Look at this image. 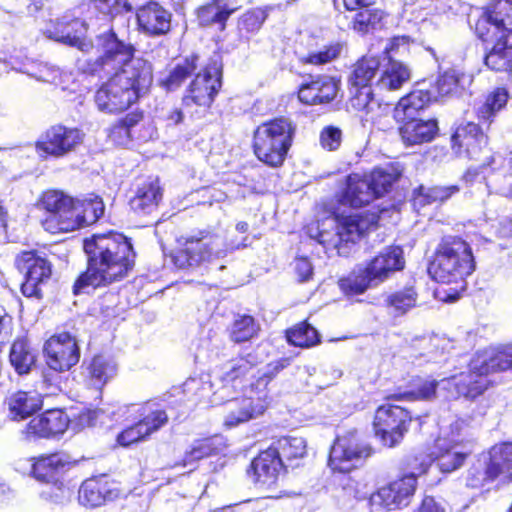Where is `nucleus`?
Instances as JSON below:
<instances>
[{
    "label": "nucleus",
    "mask_w": 512,
    "mask_h": 512,
    "mask_svg": "<svg viewBox=\"0 0 512 512\" xmlns=\"http://www.w3.org/2000/svg\"><path fill=\"white\" fill-rule=\"evenodd\" d=\"M83 249L87 267L74 283V294L120 282L135 266L136 254L132 243L120 233L93 234L84 239Z\"/></svg>",
    "instance_id": "obj_1"
},
{
    "label": "nucleus",
    "mask_w": 512,
    "mask_h": 512,
    "mask_svg": "<svg viewBox=\"0 0 512 512\" xmlns=\"http://www.w3.org/2000/svg\"><path fill=\"white\" fill-rule=\"evenodd\" d=\"M96 41L99 55L95 59L79 60L78 69L100 77L116 72L138 97L144 95L153 82L152 65L142 58H134V47L120 40L112 29L98 35Z\"/></svg>",
    "instance_id": "obj_2"
},
{
    "label": "nucleus",
    "mask_w": 512,
    "mask_h": 512,
    "mask_svg": "<svg viewBox=\"0 0 512 512\" xmlns=\"http://www.w3.org/2000/svg\"><path fill=\"white\" fill-rule=\"evenodd\" d=\"M512 368V344L491 347L478 352L470 361L469 370L442 379L443 389H447V398L460 396L475 399L490 386L488 375Z\"/></svg>",
    "instance_id": "obj_3"
},
{
    "label": "nucleus",
    "mask_w": 512,
    "mask_h": 512,
    "mask_svg": "<svg viewBox=\"0 0 512 512\" xmlns=\"http://www.w3.org/2000/svg\"><path fill=\"white\" fill-rule=\"evenodd\" d=\"M474 270L475 261L469 244L455 236H446L441 240L428 269L435 281L460 283V289H464L465 278Z\"/></svg>",
    "instance_id": "obj_4"
},
{
    "label": "nucleus",
    "mask_w": 512,
    "mask_h": 512,
    "mask_svg": "<svg viewBox=\"0 0 512 512\" xmlns=\"http://www.w3.org/2000/svg\"><path fill=\"white\" fill-rule=\"evenodd\" d=\"M246 243H228L219 234L199 231L185 238L183 247L176 250L171 259L180 269L196 268L222 259L232 251L246 247Z\"/></svg>",
    "instance_id": "obj_5"
},
{
    "label": "nucleus",
    "mask_w": 512,
    "mask_h": 512,
    "mask_svg": "<svg viewBox=\"0 0 512 512\" xmlns=\"http://www.w3.org/2000/svg\"><path fill=\"white\" fill-rule=\"evenodd\" d=\"M477 36L483 41L496 39V43L485 57V64L495 71H512V27L503 14L496 12V3L477 20Z\"/></svg>",
    "instance_id": "obj_6"
},
{
    "label": "nucleus",
    "mask_w": 512,
    "mask_h": 512,
    "mask_svg": "<svg viewBox=\"0 0 512 512\" xmlns=\"http://www.w3.org/2000/svg\"><path fill=\"white\" fill-rule=\"evenodd\" d=\"M295 126L285 117L263 123L254 132V151L262 162L277 167L281 165L292 144Z\"/></svg>",
    "instance_id": "obj_7"
},
{
    "label": "nucleus",
    "mask_w": 512,
    "mask_h": 512,
    "mask_svg": "<svg viewBox=\"0 0 512 512\" xmlns=\"http://www.w3.org/2000/svg\"><path fill=\"white\" fill-rule=\"evenodd\" d=\"M403 267L402 249L389 247L374 257L365 269L359 271L358 275L340 280V287L346 293L361 294L368 287L378 285Z\"/></svg>",
    "instance_id": "obj_8"
},
{
    "label": "nucleus",
    "mask_w": 512,
    "mask_h": 512,
    "mask_svg": "<svg viewBox=\"0 0 512 512\" xmlns=\"http://www.w3.org/2000/svg\"><path fill=\"white\" fill-rule=\"evenodd\" d=\"M472 451L473 443L470 440L438 439L431 454L421 453L413 457L418 466L412 465V467L418 474H424L435 462L441 472L450 473L462 467Z\"/></svg>",
    "instance_id": "obj_9"
},
{
    "label": "nucleus",
    "mask_w": 512,
    "mask_h": 512,
    "mask_svg": "<svg viewBox=\"0 0 512 512\" xmlns=\"http://www.w3.org/2000/svg\"><path fill=\"white\" fill-rule=\"evenodd\" d=\"M372 454V448L356 431L339 435L331 447L328 464L334 471L349 472L361 465Z\"/></svg>",
    "instance_id": "obj_10"
},
{
    "label": "nucleus",
    "mask_w": 512,
    "mask_h": 512,
    "mask_svg": "<svg viewBox=\"0 0 512 512\" xmlns=\"http://www.w3.org/2000/svg\"><path fill=\"white\" fill-rule=\"evenodd\" d=\"M73 204L74 199L62 191L49 190L43 193L39 206L48 213L42 221L44 229L52 234L76 230V220L72 218Z\"/></svg>",
    "instance_id": "obj_11"
},
{
    "label": "nucleus",
    "mask_w": 512,
    "mask_h": 512,
    "mask_svg": "<svg viewBox=\"0 0 512 512\" xmlns=\"http://www.w3.org/2000/svg\"><path fill=\"white\" fill-rule=\"evenodd\" d=\"M411 419L410 413L399 405H382L374 417L375 434L384 445L394 447L403 439Z\"/></svg>",
    "instance_id": "obj_12"
},
{
    "label": "nucleus",
    "mask_w": 512,
    "mask_h": 512,
    "mask_svg": "<svg viewBox=\"0 0 512 512\" xmlns=\"http://www.w3.org/2000/svg\"><path fill=\"white\" fill-rule=\"evenodd\" d=\"M452 147L460 157L478 161L482 170L489 168L488 162L491 153L488 149V138L480 127L472 122L459 126L451 138Z\"/></svg>",
    "instance_id": "obj_13"
},
{
    "label": "nucleus",
    "mask_w": 512,
    "mask_h": 512,
    "mask_svg": "<svg viewBox=\"0 0 512 512\" xmlns=\"http://www.w3.org/2000/svg\"><path fill=\"white\" fill-rule=\"evenodd\" d=\"M335 225V234L330 239L329 233L320 232L318 242L321 244H330L337 249L340 255L347 253L345 248L349 243H355L376 220L373 216L371 219L364 218L360 214H350L347 216L336 215L333 218Z\"/></svg>",
    "instance_id": "obj_14"
},
{
    "label": "nucleus",
    "mask_w": 512,
    "mask_h": 512,
    "mask_svg": "<svg viewBox=\"0 0 512 512\" xmlns=\"http://www.w3.org/2000/svg\"><path fill=\"white\" fill-rule=\"evenodd\" d=\"M256 365V358L252 354L239 355L220 364L214 369V382L220 387L214 394L220 393L224 399L229 391H237L241 388L249 376L253 374Z\"/></svg>",
    "instance_id": "obj_15"
},
{
    "label": "nucleus",
    "mask_w": 512,
    "mask_h": 512,
    "mask_svg": "<svg viewBox=\"0 0 512 512\" xmlns=\"http://www.w3.org/2000/svg\"><path fill=\"white\" fill-rule=\"evenodd\" d=\"M412 465L418 466L414 458L410 459L408 466L411 471L403 477L380 488L370 497L372 505H381L389 510L407 506L416 490L417 477L420 475Z\"/></svg>",
    "instance_id": "obj_16"
},
{
    "label": "nucleus",
    "mask_w": 512,
    "mask_h": 512,
    "mask_svg": "<svg viewBox=\"0 0 512 512\" xmlns=\"http://www.w3.org/2000/svg\"><path fill=\"white\" fill-rule=\"evenodd\" d=\"M15 266L25 275V281L21 285L22 294L40 298V286L51 276L50 263L35 251H24L16 256Z\"/></svg>",
    "instance_id": "obj_17"
},
{
    "label": "nucleus",
    "mask_w": 512,
    "mask_h": 512,
    "mask_svg": "<svg viewBox=\"0 0 512 512\" xmlns=\"http://www.w3.org/2000/svg\"><path fill=\"white\" fill-rule=\"evenodd\" d=\"M110 79L95 94V103L99 110L116 113L128 109L139 98L131 86L113 72Z\"/></svg>",
    "instance_id": "obj_18"
},
{
    "label": "nucleus",
    "mask_w": 512,
    "mask_h": 512,
    "mask_svg": "<svg viewBox=\"0 0 512 512\" xmlns=\"http://www.w3.org/2000/svg\"><path fill=\"white\" fill-rule=\"evenodd\" d=\"M49 368L63 372L75 366L80 359V349L75 337L67 332L51 336L44 345Z\"/></svg>",
    "instance_id": "obj_19"
},
{
    "label": "nucleus",
    "mask_w": 512,
    "mask_h": 512,
    "mask_svg": "<svg viewBox=\"0 0 512 512\" xmlns=\"http://www.w3.org/2000/svg\"><path fill=\"white\" fill-rule=\"evenodd\" d=\"M87 24L84 20L66 14L58 19L46 34L55 41L77 47L82 52H89L93 48L91 40L87 39Z\"/></svg>",
    "instance_id": "obj_20"
},
{
    "label": "nucleus",
    "mask_w": 512,
    "mask_h": 512,
    "mask_svg": "<svg viewBox=\"0 0 512 512\" xmlns=\"http://www.w3.org/2000/svg\"><path fill=\"white\" fill-rule=\"evenodd\" d=\"M220 77V69L216 64L205 68L204 72L197 74L190 84L187 94L183 97V104L210 106L221 87Z\"/></svg>",
    "instance_id": "obj_21"
},
{
    "label": "nucleus",
    "mask_w": 512,
    "mask_h": 512,
    "mask_svg": "<svg viewBox=\"0 0 512 512\" xmlns=\"http://www.w3.org/2000/svg\"><path fill=\"white\" fill-rule=\"evenodd\" d=\"M84 133L77 128H67L62 125L51 127L44 139L37 142L36 148L46 154L60 157L81 144Z\"/></svg>",
    "instance_id": "obj_22"
},
{
    "label": "nucleus",
    "mask_w": 512,
    "mask_h": 512,
    "mask_svg": "<svg viewBox=\"0 0 512 512\" xmlns=\"http://www.w3.org/2000/svg\"><path fill=\"white\" fill-rule=\"evenodd\" d=\"M69 423L70 419L62 410H48L34 417L27 424L24 433L28 440L50 438L64 433Z\"/></svg>",
    "instance_id": "obj_23"
},
{
    "label": "nucleus",
    "mask_w": 512,
    "mask_h": 512,
    "mask_svg": "<svg viewBox=\"0 0 512 512\" xmlns=\"http://www.w3.org/2000/svg\"><path fill=\"white\" fill-rule=\"evenodd\" d=\"M267 405L260 398L252 397L231 398L224 403V425L228 428L236 427L241 423L262 415Z\"/></svg>",
    "instance_id": "obj_24"
},
{
    "label": "nucleus",
    "mask_w": 512,
    "mask_h": 512,
    "mask_svg": "<svg viewBox=\"0 0 512 512\" xmlns=\"http://www.w3.org/2000/svg\"><path fill=\"white\" fill-rule=\"evenodd\" d=\"M283 466L284 463L281 461V458L269 447L252 461L248 474L256 484H259L261 487L270 488L276 483Z\"/></svg>",
    "instance_id": "obj_25"
},
{
    "label": "nucleus",
    "mask_w": 512,
    "mask_h": 512,
    "mask_svg": "<svg viewBox=\"0 0 512 512\" xmlns=\"http://www.w3.org/2000/svg\"><path fill=\"white\" fill-rule=\"evenodd\" d=\"M137 22L143 32L161 36L170 31L171 13L156 2H149L137 11Z\"/></svg>",
    "instance_id": "obj_26"
},
{
    "label": "nucleus",
    "mask_w": 512,
    "mask_h": 512,
    "mask_svg": "<svg viewBox=\"0 0 512 512\" xmlns=\"http://www.w3.org/2000/svg\"><path fill=\"white\" fill-rule=\"evenodd\" d=\"M337 91L338 86L334 78L318 76L300 87L298 98L308 105L328 103L336 97Z\"/></svg>",
    "instance_id": "obj_27"
},
{
    "label": "nucleus",
    "mask_w": 512,
    "mask_h": 512,
    "mask_svg": "<svg viewBox=\"0 0 512 512\" xmlns=\"http://www.w3.org/2000/svg\"><path fill=\"white\" fill-rule=\"evenodd\" d=\"M162 196L159 180L149 179L138 187L135 196L130 200L131 209L139 215H150L156 211Z\"/></svg>",
    "instance_id": "obj_28"
},
{
    "label": "nucleus",
    "mask_w": 512,
    "mask_h": 512,
    "mask_svg": "<svg viewBox=\"0 0 512 512\" xmlns=\"http://www.w3.org/2000/svg\"><path fill=\"white\" fill-rule=\"evenodd\" d=\"M115 496L105 476L87 479L79 489V502L87 507L100 506Z\"/></svg>",
    "instance_id": "obj_29"
},
{
    "label": "nucleus",
    "mask_w": 512,
    "mask_h": 512,
    "mask_svg": "<svg viewBox=\"0 0 512 512\" xmlns=\"http://www.w3.org/2000/svg\"><path fill=\"white\" fill-rule=\"evenodd\" d=\"M432 101H437L435 92L427 89H416L400 99L394 109V118L396 121L415 118L416 114Z\"/></svg>",
    "instance_id": "obj_30"
},
{
    "label": "nucleus",
    "mask_w": 512,
    "mask_h": 512,
    "mask_svg": "<svg viewBox=\"0 0 512 512\" xmlns=\"http://www.w3.org/2000/svg\"><path fill=\"white\" fill-rule=\"evenodd\" d=\"M9 415L14 420L24 419L38 411L42 397L37 391H16L6 398Z\"/></svg>",
    "instance_id": "obj_31"
},
{
    "label": "nucleus",
    "mask_w": 512,
    "mask_h": 512,
    "mask_svg": "<svg viewBox=\"0 0 512 512\" xmlns=\"http://www.w3.org/2000/svg\"><path fill=\"white\" fill-rule=\"evenodd\" d=\"M375 197L373 190L365 178L352 174L347 179V185L342 192L339 202L354 208L369 204Z\"/></svg>",
    "instance_id": "obj_32"
},
{
    "label": "nucleus",
    "mask_w": 512,
    "mask_h": 512,
    "mask_svg": "<svg viewBox=\"0 0 512 512\" xmlns=\"http://www.w3.org/2000/svg\"><path fill=\"white\" fill-rule=\"evenodd\" d=\"M400 127V135L403 142L407 145H417L431 141L437 133L438 127L435 120H417L415 118H407L402 121Z\"/></svg>",
    "instance_id": "obj_33"
},
{
    "label": "nucleus",
    "mask_w": 512,
    "mask_h": 512,
    "mask_svg": "<svg viewBox=\"0 0 512 512\" xmlns=\"http://www.w3.org/2000/svg\"><path fill=\"white\" fill-rule=\"evenodd\" d=\"M72 463L68 456L55 453L42 456L31 465L33 476L42 482H52L56 479V474L69 467Z\"/></svg>",
    "instance_id": "obj_34"
},
{
    "label": "nucleus",
    "mask_w": 512,
    "mask_h": 512,
    "mask_svg": "<svg viewBox=\"0 0 512 512\" xmlns=\"http://www.w3.org/2000/svg\"><path fill=\"white\" fill-rule=\"evenodd\" d=\"M73 217L76 220L77 229L94 224L104 213L103 201L98 196H89L84 199H74Z\"/></svg>",
    "instance_id": "obj_35"
},
{
    "label": "nucleus",
    "mask_w": 512,
    "mask_h": 512,
    "mask_svg": "<svg viewBox=\"0 0 512 512\" xmlns=\"http://www.w3.org/2000/svg\"><path fill=\"white\" fill-rule=\"evenodd\" d=\"M499 470L491 459L484 457L477 460L467 471L465 485L467 488L481 490L488 483H491L499 476Z\"/></svg>",
    "instance_id": "obj_36"
},
{
    "label": "nucleus",
    "mask_w": 512,
    "mask_h": 512,
    "mask_svg": "<svg viewBox=\"0 0 512 512\" xmlns=\"http://www.w3.org/2000/svg\"><path fill=\"white\" fill-rule=\"evenodd\" d=\"M442 379L436 381L434 379L417 378L414 379L410 385V389L403 393L393 394L388 397V400L394 401H415L425 400L429 401L436 397V389L440 386L443 389Z\"/></svg>",
    "instance_id": "obj_37"
},
{
    "label": "nucleus",
    "mask_w": 512,
    "mask_h": 512,
    "mask_svg": "<svg viewBox=\"0 0 512 512\" xmlns=\"http://www.w3.org/2000/svg\"><path fill=\"white\" fill-rule=\"evenodd\" d=\"M410 79L409 68L399 61L390 59L385 66L376 86L380 90L395 91Z\"/></svg>",
    "instance_id": "obj_38"
},
{
    "label": "nucleus",
    "mask_w": 512,
    "mask_h": 512,
    "mask_svg": "<svg viewBox=\"0 0 512 512\" xmlns=\"http://www.w3.org/2000/svg\"><path fill=\"white\" fill-rule=\"evenodd\" d=\"M418 293L413 286H407L402 289L389 293L385 297V305L389 314L394 317L405 315L416 306Z\"/></svg>",
    "instance_id": "obj_39"
},
{
    "label": "nucleus",
    "mask_w": 512,
    "mask_h": 512,
    "mask_svg": "<svg viewBox=\"0 0 512 512\" xmlns=\"http://www.w3.org/2000/svg\"><path fill=\"white\" fill-rule=\"evenodd\" d=\"M117 372L115 362L103 355L95 356L87 367L90 385L100 390Z\"/></svg>",
    "instance_id": "obj_40"
},
{
    "label": "nucleus",
    "mask_w": 512,
    "mask_h": 512,
    "mask_svg": "<svg viewBox=\"0 0 512 512\" xmlns=\"http://www.w3.org/2000/svg\"><path fill=\"white\" fill-rule=\"evenodd\" d=\"M472 83V77L468 74L460 72L456 69H449L441 74L436 82L435 87L431 90L440 96L464 90Z\"/></svg>",
    "instance_id": "obj_41"
},
{
    "label": "nucleus",
    "mask_w": 512,
    "mask_h": 512,
    "mask_svg": "<svg viewBox=\"0 0 512 512\" xmlns=\"http://www.w3.org/2000/svg\"><path fill=\"white\" fill-rule=\"evenodd\" d=\"M380 68V60L376 56H364L352 68L349 76L351 87L370 86Z\"/></svg>",
    "instance_id": "obj_42"
},
{
    "label": "nucleus",
    "mask_w": 512,
    "mask_h": 512,
    "mask_svg": "<svg viewBox=\"0 0 512 512\" xmlns=\"http://www.w3.org/2000/svg\"><path fill=\"white\" fill-rule=\"evenodd\" d=\"M355 91H351L352 96L349 100L350 107L359 112H363L366 116V120L373 121L377 110H381V104L374 99L372 94L371 86L364 87H351Z\"/></svg>",
    "instance_id": "obj_43"
},
{
    "label": "nucleus",
    "mask_w": 512,
    "mask_h": 512,
    "mask_svg": "<svg viewBox=\"0 0 512 512\" xmlns=\"http://www.w3.org/2000/svg\"><path fill=\"white\" fill-rule=\"evenodd\" d=\"M36 361L35 351L26 339H17L10 350V362L18 374H27Z\"/></svg>",
    "instance_id": "obj_44"
},
{
    "label": "nucleus",
    "mask_w": 512,
    "mask_h": 512,
    "mask_svg": "<svg viewBox=\"0 0 512 512\" xmlns=\"http://www.w3.org/2000/svg\"><path fill=\"white\" fill-rule=\"evenodd\" d=\"M270 448L284 463V460L302 458L306 454V441L303 437L286 436L278 439Z\"/></svg>",
    "instance_id": "obj_45"
},
{
    "label": "nucleus",
    "mask_w": 512,
    "mask_h": 512,
    "mask_svg": "<svg viewBox=\"0 0 512 512\" xmlns=\"http://www.w3.org/2000/svg\"><path fill=\"white\" fill-rule=\"evenodd\" d=\"M234 9H228L223 0H212L207 5L197 10V17L201 26H210L219 23L224 28V24Z\"/></svg>",
    "instance_id": "obj_46"
},
{
    "label": "nucleus",
    "mask_w": 512,
    "mask_h": 512,
    "mask_svg": "<svg viewBox=\"0 0 512 512\" xmlns=\"http://www.w3.org/2000/svg\"><path fill=\"white\" fill-rule=\"evenodd\" d=\"M401 172L393 167L376 168L366 177L375 197H381L392 187L400 177Z\"/></svg>",
    "instance_id": "obj_47"
},
{
    "label": "nucleus",
    "mask_w": 512,
    "mask_h": 512,
    "mask_svg": "<svg viewBox=\"0 0 512 512\" xmlns=\"http://www.w3.org/2000/svg\"><path fill=\"white\" fill-rule=\"evenodd\" d=\"M260 330L259 324L250 315H237L229 329L230 339L242 343L253 339Z\"/></svg>",
    "instance_id": "obj_48"
},
{
    "label": "nucleus",
    "mask_w": 512,
    "mask_h": 512,
    "mask_svg": "<svg viewBox=\"0 0 512 512\" xmlns=\"http://www.w3.org/2000/svg\"><path fill=\"white\" fill-rule=\"evenodd\" d=\"M508 101V92L503 88H497L487 96L485 102L478 107V119L490 125L496 114L505 107Z\"/></svg>",
    "instance_id": "obj_49"
},
{
    "label": "nucleus",
    "mask_w": 512,
    "mask_h": 512,
    "mask_svg": "<svg viewBox=\"0 0 512 512\" xmlns=\"http://www.w3.org/2000/svg\"><path fill=\"white\" fill-rule=\"evenodd\" d=\"M289 343L298 347H311L320 342L317 330L307 322H303L287 331Z\"/></svg>",
    "instance_id": "obj_50"
},
{
    "label": "nucleus",
    "mask_w": 512,
    "mask_h": 512,
    "mask_svg": "<svg viewBox=\"0 0 512 512\" xmlns=\"http://www.w3.org/2000/svg\"><path fill=\"white\" fill-rule=\"evenodd\" d=\"M197 59V56L185 59L182 64H178L170 71L169 75L161 81V84L170 91L179 88L184 80L196 70Z\"/></svg>",
    "instance_id": "obj_51"
},
{
    "label": "nucleus",
    "mask_w": 512,
    "mask_h": 512,
    "mask_svg": "<svg viewBox=\"0 0 512 512\" xmlns=\"http://www.w3.org/2000/svg\"><path fill=\"white\" fill-rule=\"evenodd\" d=\"M343 48L344 46L341 42H332L323 46L318 51L310 52L301 61L305 64L324 65L337 59L341 55Z\"/></svg>",
    "instance_id": "obj_52"
},
{
    "label": "nucleus",
    "mask_w": 512,
    "mask_h": 512,
    "mask_svg": "<svg viewBox=\"0 0 512 512\" xmlns=\"http://www.w3.org/2000/svg\"><path fill=\"white\" fill-rule=\"evenodd\" d=\"M489 458L493 465L498 468L499 474L509 473L512 476V442L492 447Z\"/></svg>",
    "instance_id": "obj_53"
},
{
    "label": "nucleus",
    "mask_w": 512,
    "mask_h": 512,
    "mask_svg": "<svg viewBox=\"0 0 512 512\" xmlns=\"http://www.w3.org/2000/svg\"><path fill=\"white\" fill-rule=\"evenodd\" d=\"M271 7L265 8H254L247 11L240 18L239 26L241 29L246 30L247 32H256L258 31L266 18L268 17L269 11Z\"/></svg>",
    "instance_id": "obj_54"
},
{
    "label": "nucleus",
    "mask_w": 512,
    "mask_h": 512,
    "mask_svg": "<svg viewBox=\"0 0 512 512\" xmlns=\"http://www.w3.org/2000/svg\"><path fill=\"white\" fill-rule=\"evenodd\" d=\"M488 159V162H484L485 165L489 166L492 171H498L504 177V187H508V183L512 182V152L505 157L496 153L489 156Z\"/></svg>",
    "instance_id": "obj_55"
},
{
    "label": "nucleus",
    "mask_w": 512,
    "mask_h": 512,
    "mask_svg": "<svg viewBox=\"0 0 512 512\" xmlns=\"http://www.w3.org/2000/svg\"><path fill=\"white\" fill-rule=\"evenodd\" d=\"M94 9L101 14L114 17L123 11H131L132 7L126 0H89Z\"/></svg>",
    "instance_id": "obj_56"
},
{
    "label": "nucleus",
    "mask_w": 512,
    "mask_h": 512,
    "mask_svg": "<svg viewBox=\"0 0 512 512\" xmlns=\"http://www.w3.org/2000/svg\"><path fill=\"white\" fill-rule=\"evenodd\" d=\"M215 450L211 439L198 440L183 458V466L192 465L195 461L211 455Z\"/></svg>",
    "instance_id": "obj_57"
},
{
    "label": "nucleus",
    "mask_w": 512,
    "mask_h": 512,
    "mask_svg": "<svg viewBox=\"0 0 512 512\" xmlns=\"http://www.w3.org/2000/svg\"><path fill=\"white\" fill-rule=\"evenodd\" d=\"M135 123L136 120L133 117L127 116L110 128L109 138L118 145H126L131 139L130 128Z\"/></svg>",
    "instance_id": "obj_58"
},
{
    "label": "nucleus",
    "mask_w": 512,
    "mask_h": 512,
    "mask_svg": "<svg viewBox=\"0 0 512 512\" xmlns=\"http://www.w3.org/2000/svg\"><path fill=\"white\" fill-rule=\"evenodd\" d=\"M144 433L149 437L152 433L158 431L168 422V416L164 410H156L146 415L139 421Z\"/></svg>",
    "instance_id": "obj_59"
},
{
    "label": "nucleus",
    "mask_w": 512,
    "mask_h": 512,
    "mask_svg": "<svg viewBox=\"0 0 512 512\" xmlns=\"http://www.w3.org/2000/svg\"><path fill=\"white\" fill-rule=\"evenodd\" d=\"M342 142V131L335 126H327L320 133V144L328 150H337Z\"/></svg>",
    "instance_id": "obj_60"
},
{
    "label": "nucleus",
    "mask_w": 512,
    "mask_h": 512,
    "mask_svg": "<svg viewBox=\"0 0 512 512\" xmlns=\"http://www.w3.org/2000/svg\"><path fill=\"white\" fill-rule=\"evenodd\" d=\"M143 425L138 421L134 425L126 428L117 436L119 445L127 447L133 443L143 441L147 438L142 428Z\"/></svg>",
    "instance_id": "obj_61"
},
{
    "label": "nucleus",
    "mask_w": 512,
    "mask_h": 512,
    "mask_svg": "<svg viewBox=\"0 0 512 512\" xmlns=\"http://www.w3.org/2000/svg\"><path fill=\"white\" fill-rule=\"evenodd\" d=\"M377 22L375 14H372L369 9H365L357 13L353 20V28L358 32H367L370 27H374Z\"/></svg>",
    "instance_id": "obj_62"
},
{
    "label": "nucleus",
    "mask_w": 512,
    "mask_h": 512,
    "mask_svg": "<svg viewBox=\"0 0 512 512\" xmlns=\"http://www.w3.org/2000/svg\"><path fill=\"white\" fill-rule=\"evenodd\" d=\"M436 199H434V194L431 191L430 187H419L418 190L414 193L413 206L415 208H421L425 205H429L432 203H436Z\"/></svg>",
    "instance_id": "obj_63"
},
{
    "label": "nucleus",
    "mask_w": 512,
    "mask_h": 512,
    "mask_svg": "<svg viewBox=\"0 0 512 512\" xmlns=\"http://www.w3.org/2000/svg\"><path fill=\"white\" fill-rule=\"evenodd\" d=\"M494 233L498 238H512V218L503 217L493 226Z\"/></svg>",
    "instance_id": "obj_64"
}]
</instances>
